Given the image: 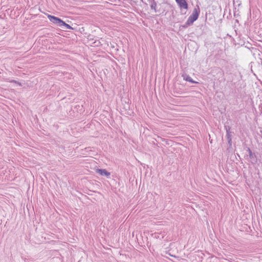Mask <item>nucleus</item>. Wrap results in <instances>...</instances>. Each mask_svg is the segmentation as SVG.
<instances>
[{"mask_svg": "<svg viewBox=\"0 0 262 262\" xmlns=\"http://www.w3.org/2000/svg\"><path fill=\"white\" fill-rule=\"evenodd\" d=\"M182 77H183L184 80H185V81H188L190 83H198V82L193 80L189 75H187L186 73H183L182 75Z\"/></svg>", "mask_w": 262, "mask_h": 262, "instance_id": "nucleus-6", "label": "nucleus"}, {"mask_svg": "<svg viewBox=\"0 0 262 262\" xmlns=\"http://www.w3.org/2000/svg\"><path fill=\"white\" fill-rule=\"evenodd\" d=\"M48 18H49L50 21H51L54 24L57 25L59 27H62L64 26L65 27L66 29H73L72 27L70 25L66 23L59 17L51 15H48Z\"/></svg>", "mask_w": 262, "mask_h": 262, "instance_id": "nucleus-1", "label": "nucleus"}, {"mask_svg": "<svg viewBox=\"0 0 262 262\" xmlns=\"http://www.w3.org/2000/svg\"><path fill=\"white\" fill-rule=\"evenodd\" d=\"M10 82L11 83H16L18 85H19V86H21V83H20L18 81H17L16 80H12L10 81Z\"/></svg>", "mask_w": 262, "mask_h": 262, "instance_id": "nucleus-11", "label": "nucleus"}, {"mask_svg": "<svg viewBox=\"0 0 262 262\" xmlns=\"http://www.w3.org/2000/svg\"><path fill=\"white\" fill-rule=\"evenodd\" d=\"M94 46H99L100 45V42L99 40L95 41L94 42Z\"/></svg>", "mask_w": 262, "mask_h": 262, "instance_id": "nucleus-12", "label": "nucleus"}, {"mask_svg": "<svg viewBox=\"0 0 262 262\" xmlns=\"http://www.w3.org/2000/svg\"><path fill=\"white\" fill-rule=\"evenodd\" d=\"M176 2L178 4L179 7L181 9H188V6L186 0H176Z\"/></svg>", "mask_w": 262, "mask_h": 262, "instance_id": "nucleus-4", "label": "nucleus"}, {"mask_svg": "<svg viewBox=\"0 0 262 262\" xmlns=\"http://www.w3.org/2000/svg\"><path fill=\"white\" fill-rule=\"evenodd\" d=\"M211 73L213 76L216 77L218 79L223 78L224 76L223 70L219 67L213 68L211 71Z\"/></svg>", "mask_w": 262, "mask_h": 262, "instance_id": "nucleus-3", "label": "nucleus"}, {"mask_svg": "<svg viewBox=\"0 0 262 262\" xmlns=\"http://www.w3.org/2000/svg\"><path fill=\"white\" fill-rule=\"evenodd\" d=\"M247 151L248 152L249 158L252 160V162L255 163L257 162V158L256 155L253 154L250 148H248Z\"/></svg>", "mask_w": 262, "mask_h": 262, "instance_id": "nucleus-5", "label": "nucleus"}, {"mask_svg": "<svg viewBox=\"0 0 262 262\" xmlns=\"http://www.w3.org/2000/svg\"><path fill=\"white\" fill-rule=\"evenodd\" d=\"M238 0H233V4H235L236 2L237 3Z\"/></svg>", "mask_w": 262, "mask_h": 262, "instance_id": "nucleus-14", "label": "nucleus"}, {"mask_svg": "<svg viewBox=\"0 0 262 262\" xmlns=\"http://www.w3.org/2000/svg\"><path fill=\"white\" fill-rule=\"evenodd\" d=\"M150 3H151V5H150L151 9H153L154 10L155 12H156V13L159 12V11H158L157 10V8H156V7H157V3L155 1V0L151 1Z\"/></svg>", "mask_w": 262, "mask_h": 262, "instance_id": "nucleus-9", "label": "nucleus"}, {"mask_svg": "<svg viewBox=\"0 0 262 262\" xmlns=\"http://www.w3.org/2000/svg\"><path fill=\"white\" fill-rule=\"evenodd\" d=\"M228 140V143L229 144L230 146L232 145V138H227Z\"/></svg>", "mask_w": 262, "mask_h": 262, "instance_id": "nucleus-13", "label": "nucleus"}, {"mask_svg": "<svg viewBox=\"0 0 262 262\" xmlns=\"http://www.w3.org/2000/svg\"><path fill=\"white\" fill-rule=\"evenodd\" d=\"M191 25V24L190 23H189L188 20H187L186 22L183 25L180 26V28H186L189 26H190Z\"/></svg>", "mask_w": 262, "mask_h": 262, "instance_id": "nucleus-10", "label": "nucleus"}, {"mask_svg": "<svg viewBox=\"0 0 262 262\" xmlns=\"http://www.w3.org/2000/svg\"><path fill=\"white\" fill-rule=\"evenodd\" d=\"M97 172L101 176H105L106 177H108L111 175L110 172H108L105 169H98Z\"/></svg>", "mask_w": 262, "mask_h": 262, "instance_id": "nucleus-7", "label": "nucleus"}, {"mask_svg": "<svg viewBox=\"0 0 262 262\" xmlns=\"http://www.w3.org/2000/svg\"><path fill=\"white\" fill-rule=\"evenodd\" d=\"M225 129L226 132V137L227 138H232V134L231 130V127L229 125H225Z\"/></svg>", "mask_w": 262, "mask_h": 262, "instance_id": "nucleus-8", "label": "nucleus"}, {"mask_svg": "<svg viewBox=\"0 0 262 262\" xmlns=\"http://www.w3.org/2000/svg\"><path fill=\"white\" fill-rule=\"evenodd\" d=\"M200 13V9L199 6L196 5V7L193 9L192 14L189 16L187 20L192 24L198 18Z\"/></svg>", "mask_w": 262, "mask_h": 262, "instance_id": "nucleus-2", "label": "nucleus"}]
</instances>
